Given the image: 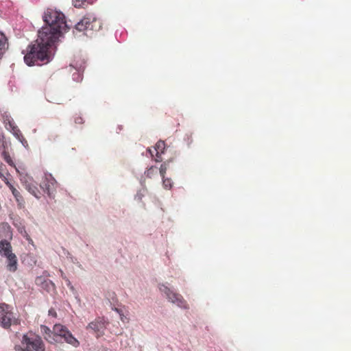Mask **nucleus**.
<instances>
[{"mask_svg": "<svg viewBox=\"0 0 351 351\" xmlns=\"http://www.w3.org/2000/svg\"><path fill=\"white\" fill-rule=\"evenodd\" d=\"M8 48V39L6 36L0 32V58Z\"/></svg>", "mask_w": 351, "mask_h": 351, "instance_id": "nucleus-13", "label": "nucleus"}, {"mask_svg": "<svg viewBox=\"0 0 351 351\" xmlns=\"http://www.w3.org/2000/svg\"><path fill=\"white\" fill-rule=\"evenodd\" d=\"M2 157L4 159V160L9 165H10L11 167H14V169H16V171L19 174V175H21L19 169L15 166L14 165V162H13L11 156H10L9 153L4 150L3 152H2Z\"/></svg>", "mask_w": 351, "mask_h": 351, "instance_id": "nucleus-14", "label": "nucleus"}, {"mask_svg": "<svg viewBox=\"0 0 351 351\" xmlns=\"http://www.w3.org/2000/svg\"><path fill=\"white\" fill-rule=\"evenodd\" d=\"M40 329L42 333L44 335V338L46 341H47L50 343H53L58 341V339L56 338L53 328V330L51 331L47 326H41Z\"/></svg>", "mask_w": 351, "mask_h": 351, "instance_id": "nucleus-10", "label": "nucleus"}, {"mask_svg": "<svg viewBox=\"0 0 351 351\" xmlns=\"http://www.w3.org/2000/svg\"><path fill=\"white\" fill-rule=\"evenodd\" d=\"M16 266H17V265H7L8 270H9L10 271L14 272L17 269Z\"/></svg>", "mask_w": 351, "mask_h": 351, "instance_id": "nucleus-24", "label": "nucleus"}, {"mask_svg": "<svg viewBox=\"0 0 351 351\" xmlns=\"http://www.w3.org/2000/svg\"><path fill=\"white\" fill-rule=\"evenodd\" d=\"M10 191H12V195H14L18 206L20 208H22L24 206L25 204V200L21 195V193L10 183V182H7L6 184Z\"/></svg>", "mask_w": 351, "mask_h": 351, "instance_id": "nucleus-11", "label": "nucleus"}, {"mask_svg": "<svg viewBox=\"0 0 351 351\" xmlns=\"http://www.w3.org/2000/svg\"><path fill=\"white\" fill-rule=\"evenodd\" d=\"M165 148V143L164 141H159L156 143V146H155V150L156 151V157H157V158L156 159V162L162 160V159L160 158V155H161V154L164 153Z\"/></svg>", "mask_w": 351, "mask_h": 351, "instance_id": "nucleus-12", "label": "nucleus"}, {"mask_svg": "<svg viewBox=\"0 0 351 351\" xmlns=\"http://www.w3.org/2000/svg\"><path fill=\"white\" fill-rule=\"evenodd\" d=\"M0 254L7 258L9 263H16V256L12 253V245L6 239L0 241Z\"/></svg>", "mask_w": 351, "mask_h": 351, "instance_id": "nucleus-8", "label": "nucleus"}, {"mask_svg": "<svg viewBox=\"0 0 351 351\" xmlns=\"http://www.w3.org/2000/svg\"><path fill=\"white\" fill-rule=\"evenodd\" d=\"M157 173V168L156 167H151L145 172L147 177L152 178L154 174Z\"/></svg>", "mask_w": 351, "mask_h": 351, "instance_id": "nucleus-19", "label": "nucleus"}, {"mask_svg": "<svg viewBox=\"0 0 351 351\" xmlns=\"http://www.w3.org/2000/svg\"><path fill=\"white\" fill-rule=\"evenodd\" d=\"M20 324V319L13 312V307L6 303L0 304V326L8 329L12 325Z\"/></svg>", "mask_w": 351, "mask_h": 351, "instance_id": "nucleus-2", "label": "nucleus"}, {"mask_svg": "<svg viewBox=\"0 0 351 351\" xmlns=\"http://www.w3.org/2000/svg\"><path fill=\"white\" fill-rule=\"evenodd\" d=\"M53 329L54 334L57 339H58L59 337H62L64 338L66 343L74 347L79 346V341L72 335L65 326L61 324H55Z\"/></svg>", "mask_w": 351, "mask_h": 351, "instance_id": "nucleus-7", "label": "nucleus"}, {"mask_svg": "<svg viewBox=\"0 0 351 351\" xmlns=\"http://www.w3.org/2000/svg\"><path fill=\"white\" fill-rule=\"evenodd\" d=\"M73 5L75 8H82L87 4V0H72Z\"/></svg>", "mask_w": 351, "mask_h": 351, "instance_id": "nucleus-18", "label": "nucleus"}, {"mask_svg": "<svg viewBox=\"0 0 351 351\" xmlns=\"http://www.w3.org/2000/svg\"><path fill=\"white\" fill-rule=\"evenodd\" d=\"M75 123L76 124H82L84 123L83 119L81 117L77 116L75 118Z\"/></svg>", "mask_w": 351, "mask_h": 351, "instance_id": "nucleus-26", "label": "nucleus"}, {"mask_svg": "<svg viewBox=\"0 0 351 351\" xmlns=\"http://www.w3.org/2000/svg\"><path fill=\"white\" fill-rule=\"evenodd\" d=\"M114 310L119 314L120 319L123 322H128L129 319L121 313V311L120 309L115 308Z\"/></svg>", "mask_w": 351, "mask_h": 351, "instance_id": "nucleus-23", "label": "nucleus"}, {"mask_svg": "<svg viewBox=\"0 0 351 351\" xmlns=\"http://www.w3.org/2000/svg\"><path fill=\"white\" fill-rule=\"evenodd\" d=\"M43 21L46 26L38 32V39L28 46L24 56V61L28 66L39 65L40 62H48L50 60L49 48L69 29L64 14L57 10L47 9Z\"/></svg>", "mask_w": 351, "mask_h": 351, "instance_id": "nucleus-1", "label": "nucleus"}, {"mask_svg": "<svg viewBox=\"0 0 351 351\" xmlns=\"http://www.w3.org/2000/svg\"><path fill=\"white\" fill-rule=\"evenodd\" d=\"M101 28V21L91 14H88L75 25V29L79 32H97Z\"/></svg>", "mask_w": 351, "mask_h": 351, "instance_id": "nucleus-4", "label": "nucleus"}, {"mask_svg": "<svg viewBox=\"0 0 351 351\" xmlns=\"http://www.w3.org/2000/svg\"><path fill=\"white\" fill-rule=\"evenodd\" d=\"M40 186L50 198H54L58 182L51 174L45 173L40 183Z\"/></svg>", "mask_w": 351, "mask_h": 351, "instance_id": "nucleus-6", "label": "nucleus"}, {"mask_svg": "<svg viewBox=\"0 0 351 351\" xmlns=\"http://www.w3.org/2000/svg\"><path fill=\"white\" fill-rule=\"evenodd\" d=\"M88 328L93 330L96 337H99L104 335L106 328L105 322L100 319H96L88 324Z\"/></svg>", "mask_w": 351, "mask_h": 351, "instance_id": "nucleus-9", "label": "nucleus"}, {"mask_svg": "<svg viewBox=\"0 0 351 351\" xmlns=\"http://www.w3.org/2000/svg\"><path fill=\"white\" fill-rule=\"evenodd\" d=\"M25 189L37 199L40 197V193L38 189L32 184H25Z\"/></svg>", "mask_w": 351, "mask_h": 351, "instance_id": "nucleus-15", "label": "nucleus"}, {"mask_svg": "<svg viewBox=\"0 0 351 351\" xmlns=\"http://www.w3.org/2000/svg\"><path fill=\"white\" fill-rule=\"evenodd\" d=\"M10 227L7 225V224H3L1 227H0V232H1L2 230H3L5 233H6V237H8V239H12V232L10 230Z\"/></svg>", "mask_w": 351, "mask_h": 351, "instance_id": "nucleus-17", "label": "nucleus"}, {"mask_svg": "<svg viewBox=\"0 0 351 351\" xmlns=\"http://www.w3.org/2000/svg\"><path fill=\"white\" fill-rule=\"evenodd\" d=\"M21 351H45V346L41 337L32 332L23 336Z\"/></svg>", "mask_w": 351, "mask_h": 351, "instance_id": "nucleus-3", "label": "nucleus"}, {"mask_svg": "<svg viewBox=\"0 0 351 351\" xmlns=\"http://www.w3.org/2000/svg\"><path fill=\"white\" fill-rule=\"evenodd\" d=\"M167 170V165L166 162H164L163 164H162L160 165V167L159 169L160 174L162 178H164Z\"/></svg>", "mask_w": 351, "mask_h": 351, "instance_id": "nucleus-20", "label": "nucleus"}, {"mask_svg": "<svg viewBox=\"0 0 351 351\" xmlns=\"http://www.w3.org/2000/svg\"><path fill=\"white\" fill-rule=\"evenodd\" d=\"M163 186L165 189H170L171 187V180L169 178H162Z\"/></svg>", "mask_w": 351, "mask_h": 351, "instance_id": "nucleus-22", "label": "nucleus"}, {"mask_svg": "<svg viewBox=\"0 0 351 351\" xmlns=\"http://www.w3.org/2000/svg\"><path fill=\"white\" fill-rule=\"evenodd\" d=\"M159 290L164 293L167 298V300L176 304L178 306L182 308H188V304L186 300L183 298V297L178 293L174 292L171 290L167 286L164 284H161L159 285Z\"/></svg>", "mask_w": 351, "mask_h": 351, "instance_id": "nucleus-5", "label": "nucleus"}, {"mask_svg": "<svg viewBox=\"0 0 351 351\" xmlns=\"http://www.w3.org/2000/svg\"><path fill=\"white\" fill-rule=\"evenodd\" d=\"M10 127L12 128L13 134L17 136V138H19V135H21L20 130L18 128L17 126L14 125L11 123H10Z\"/></svg>", "mask_w": 351, "mask_h": 351, "instance_id": "nucleus-21", "label": "nucleus"}, {"mask_svg": "<svg viewBox=\"0 0 351 351\" xmlns=\"http://www.w3.org/2000/svg\"><path fill=\"white\" fill-rule=\"evenodd\" d=\"M148 152L151 154V155H152V150L150 149H148Z\"/></svg>", "mask_w": 351, "mask_h": 351, "instance_id": "nucleus-27", "label": "nucleus"}, {"mask_svg": "<svg viewBox=\"0 0 351 351\" xmlns=\"http://www.w3.org/2000/svg\"><path fill=\"white\" fill-rule=\"evenodd\" d=\"M49 315L56 317L57 316L56 311L54 308H51L49 310Z\"/></svg>", "mask_w": 351, "mask_h": 351, "instance_id": "nucleus-25", "label": "nucleus"}, {"mask_svg": "<svg viewBox=\"0 0 351 351\" xmlns=\"http://www.w3.org/2000/svg\"><path fill=\"white\" fill-rule=\"evenodd\" d=\"M10 176V173L7 171L5 165L0 162V178L4 181L5 184H7V182H10L8 176Z\"/></svg>", "mask_w": 351, "mask_h": 351, "instance_id": "nucleus-16", "label": "nucleus"}]
</instances>
